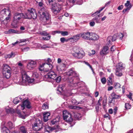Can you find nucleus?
<instances>
[{"label": "nucleus", "instance_id": "obj_8", "mask_svg": "<svg viewBox=\"0 0 133 133\" xmlns=\"http://www.w3.org/2000/svg\"><path fill=\"white\" fill-rule=\"evenodd\" d=\"M21 72L22 75V78L23 81H28V82L30 83H32L34 81L35 79L34 78L31 79L29 81V77L27 75L24 69H21Z\"/></svg>", "mask_w": 133, "mask_h": 133}, {"label": "nucleus", "instance_id": "obj_40", "mask_svg": "<svg viewBox=\"0 0 133 133\" xmlns=\"http://www.w3.org/2000/svg\"><path fill=\"white\" fill-rule=\"evenodd\" d=\"M120 86L121 85L118 83H115L114 84V87L116 89L120 88Z\"/></svg>", "mask_w": 133, "mask_h": 133}, {"label": "nucleus", "instance_id": "obj_50", "mask_svg": "<svg viewBox=\"0 0 133 133\" xmlns=\"http://www.w3.org/2000/svg\"><path fill=\"white\" fill-rule=\"evenodd\" d=\"M69 107L70 109H77L78 108H79L78 107L74 106L72 105L69 106Z\"/></svg>", "mask_w": 133, "mask_h": 133}, {"label": "nucleus", "instance_id": "obj_9", "mask_svg": "<svg viewBox=\"0 0 133 133\" xmlns=\"http://www.w3.org/2000/svg\"><path fill=\"white\" fill-rule=\"evenodd\" d=\"M63 117L64 120L70 123L72 121V118L71 114L66 111H63Z\"/></svg>", "mask_w": 133, "mask_h": 133}, {"label": "nucleus", "instance_id": "obj_64", "mask_svg": "<svg viewBox=\"0 0 133 133\" xmlns=\"http://www.w3.org/2000/svg\"><path fill=\"white\" fill-rule=\"evenodd\" d=\"M109 112L110 114H112L113 112L112 109H109Z\"/></svg>", "mask_w": 133, "mask_h": 133}, {"label": "nucleus", "instance_id": "obj_1", "mask_svg": "<svg viewBox=\"0 0 133 133\" xmlns=\"http://www.w3.org/2000/svg\"><path fill=\"white\" fill-rule=\"evenodd\" d=\"M41 10L42 11V13L41 15L40 20L46 23L44 25L50 24V16L47 10L46 9L43 8Z\"/></svg>", "mask_w": 133, "mask_h": 133}, {"label": "nucleus", "instance_id": "obj_3", "mask_svg": "<svg viewBox=\"0 0 133 133\" xmlns=\"http://www.w3.org/2000/svg\"><path fill=\"white\" fill-rule=\"evenodd\" d=\"M48 1L49 4L52 5L51 10L52 11L56 14L59 13L62 7V5L59 4V3L57 4L54 2L53 1Z\"/></svg>", "mask_w": 133, "mask_h": 133}, {"label": "nucleus", "instance_id": "obj_60", "mask_svg": "<svg viewBox=\"0 0 133 133\" xmlns=\"http://www.w3.org/2000/svg\"><path fill=\"white\" fill-rule=\"evenodd\" d=\"M95 24V23L94 22H91L90 23V25L91 26H93Z\"/></svg>", "mask_w": 133, "mask_h": 133}, {"label": "nucleus", "instance_id": "obj_20", "mask_svg": "<svg viewBox=\"0 0 133 133\" xmlns=\"http://www.w3.org/2000/svg\"><path fill=\"white\" fill-rule=\"evenodd\" d=\"M75 77V76L69 77L66 79V81L70 83H71L70 85L72 86L76 87V86L77 85V83H74V84H72L74 83L73 81L74 80V78Z\"/></svg>", "mask_w": 133, "mask_h": 133}, {"label": "nucleus", "instance_id": "obj_55", "mask_svg": "<svg viewBox=\"0 0 133 133\" xmlns=\"http://www.w3.org/2000/svg\"><path fill=\"white\" fill-rule=\"evenodd\" d=\"M108 82L109 83L111 84H112V78L111 77H109L108 79Z\"/></svg>", "mask_w": 133, "mask_h": 133}, {"label": "nucleus", "instance_id": "obj_61", "mask_svg": "<svg viewBox=\"0 0 133 133\" xmlns=\"http://www.w3.org/2000/svg\"><path fill=\"white\" fill-rule=\"evenodd\" d=\"M123 8V5H121L119 6L118 8V9L119 10H122Z\"/></svg>", "mask_w": 133, "mask_h": 133}, {"label": "nucleus", "instance_id": "obj_58", "mask_svg": "<svg viewBox=\"0 0 133 133\" xmlns=\"http://www.w3.org/2000/svg\"><path fill=\"white\" fill-rule=\"evenodd\" d=\"M115 49V47L114 46H112L110 48V51H114Z\"/></svg>", "mask_w": 133, "mask_h": 133}, {"label": "nucleus", "instance_id": "obj_38", "mask_svg": "<svg viewBox=\"0 0 133 133\" xmlns=\"http://www.w3.org/2000/svg\"><path fill=\"white\" fill-rule=\"evenodd\" d=\"M125 36L124 34H123L122 33H120L119 34H118V38L120 40H122L123 38V37Z\"/></svg>", "mask_w": 133, "mask_h": 133}, {"label": "nucleus", "instance_id": "obj_29", "mask_svg": "<svg viewBox=\"0 0 133 133\" xmlns=\"http://www.w3.org/2000/svg\"><path fill=\"white\" fill-rule=\"evenodd\" d=\"M6 126L11 129L15 127L14 124L10 121H9L8 122Z\"/></svg>", "mask_w": 133, "mask_h": 133}, {"label": "nucleus", "instance_id": "obj_53", "mask_svg": "<svg viewBox=\"0 0 133 133\" xmlns=\"http://www.w3.org/2000/svg\"><path fill=\"white\" fill-rule=\"evenodd\" d=\"M85 63L88 66L90 67V68L91 69V70L92 71L93 73L94 74L95 73H94V70H93L92 68V66L90 65L87 62H85Z\"/></svg>", "mask_w": 133, "mask_h": 133}, {"label": "nucleus", "instance_id": "obj_49", "mask_svg": "<svg viewBox=\"0 0 133 133\" xmlns=\"http://www.w3.org/2000/svg\"><path fill=\"white\" fill-rule=\"evenodd\" d=\"M102 97H100L99 99V100H98V102L97 103V104L96 105H101V104L100 103V102L102 101Z\"/></svg>", "mask_w": 133, "mask_h": 133}, {"label": "nucleus", "instance_id": "obj_24", "mask_svg": "<svg viewBox=\"0 0 133 133\" xmlns=\"http://www.w3.org/2000/svg\"><path fill=\"white\" fill-rule=\"evenodd\" d=\"M2 70H8V71H11V68L8 65L4 64L3 65Z\"/></svg>", "mask_w": 133, "mask_h": 133}, {"label": "nucleus", "instance_id": "obj_36", "mask_svg": "<svg viewBox=\"0 0 133 133\" xmlns=\"http://www.w3.org/2000/svg\"><path fill=\"white\" fill-rule=\"evenodd\" d=\"M107 98L106 96H105L103 98V105L104 106H105L107 103Z\"/></svg>", "mask_w": 133, "mask_h": 133}, {"label": "nucleus", "instance_id": "obj_47", "mask_svg": "<svg viewBox=\"0 0 133 133\" xmlns=\"http://www.w3.org/2000/svg\"><path fill=\"white\" fill-rule=\"evenodd\" d=\"M61 79V77L60 76H58L55 79V80L58 83L60 82Z\"/></svg>", "mask_w": 133, "mask_h": 133}, {"label": "nucleus", "instance_id": "obj_25", "mask_svg": "<svg viewBox=\"0 0 133 133\" xmlns=\"http://www.w3.org/2000/svg\"><path fill=\"white\" fill-rule=\"evenodd\" d=\"M64 88V87L62 85H59L58 87V88L57 89V93L58 94H61Z\"/></svg>", "mask_w": 133, "mask_h": 133}, {"label": "nucleus", "instance_id": "obj_46", "mask_svg": "<svg viewBox=\"0 0 133 133\" xmlns=\"http://www.w3.org/2000/svg\"><path fill=\"white\" fill-rule=\"evenodd\" d=\"M131 107V105L129 103H125V108L127 109H129Z\"/></svg>", "mask_w": 133, "mask_h": 133}, {"label": "nucleus", "instance_id": "obj_28", "mask_svg": "<svg viewBox=\"0 0 133 133\" xmlns=\"http://www.w3.org/2000/svg\"><path fill=\"white\" fill-rule=\"evenodd\" d=\"M20 130L22 133H28L27 128L24 126H22L20 127Z\"/></svg>", "mask_w": 133, "mask_h": 133}, {"label": "nucleus", "instance_id": "obj_63", "mask_svg": "<svg viewBox=\"0 0 133 133\" xmlns=\"http://www.w3.org/2000/svg\"><path fill=\"white\" fill-rule=\"evenodd\" d=\"M104 75V73L102 72H100L99 73V76L101 77H102V76H103Z\"/></svg>", "mask_w": 133, "mask_h": 133}, {"label": "nucleus", "instance_id": "obj_54", "mask_svg": "<svg viewBox=\"0 0 133 133\" xmlns=\"http://www.w3.org/2000/svg\"><path fill=\"white\" fill-rule=\"evenodd\" d=\"M32 128L34 130L36 131H38L40 129V128H39L38 127H32Z\"/></svg>", "mask_w": 133, "mask_h": 133}, {"label": "nucleus", "instance_id": "obj_42", "mask_svg": "<svg viewBox=\"0 0 133 133\" xmlns=\"http://www.w3.org/2000/svg\"><path fill=\"white\" fill-rule=\"evenodd\" d=\"M18 98L20 99V98L19 97L16 98L14 99L13 102L15 104H16L19 102Z\"/></svg>", "mask_w": 133, "mask_h": 133}, {"label": "nucleus", "instance_id": "obj_41", "mask_svg": "<svg viewBox=\"0 0 133 133\" xmlns=\"http://www.w3.org/2000/svg\"><path fill=\"white\" fill-rule=\"evenodd\" d=\"M15 56V54L13 53L12 52L10 54H8L7 55V56L8 58H10L11 57H14Z\"/></svg>", "mask_w": 133, "mask_h": 133}, {"label": "nucleus", "instance_id": "obj_31", "mask_svg": "<svg viewBox=\"0 0 133 133\" xmlns=\"http://www.w3.org/2000/svg\"><path fill=\"white\" fill-rule=\"evenodd\" d=\"M122 70H118V69H116V70L115 74L118 76H121L122 75Z\"/></svg>", "mask_w": 133, "mask_h": 133}, {"label": "nucleus", "instance_id": "obj_14", "mask_svg": "<svg viewBox=\"0 0 133 133\" xmlns=\"http://www.w3.org/2000/svg\"><path fill=\"white\" fill-rule=\"evenodd\" d=\"M25 107L28 109H29L31 107L30 102L27 100L24 101L23 102V104L21 105L22 109L23 110Z\"/></svg>", "mask_w": 133, "mask_h": 133}, {"label": "nucleus", "instance_id": "obj_62", "mask_svg": "<svg viewBox=\"0 0 133 133\" xmlns=\"http://www.w3.org/2000/svg\"><path fill=\"white\" fill-rule=\"evenodd\" d=\"M132 95V94L131 93H130L129 95H128V97L131 100L132 99V98L131 97Z\"/></svg>", "mask_w": 133, "mask_h": 133}, {"label": "nucleus", "instance_id": "obj_48", "mask_svg": "<svg viewBox=\"0 0 133 133\" xmlns=\"http://www.w3.org/2000/svg\"><path fill=\"white\" fill-rule=\"evenodd\" d=\"M41 35L43 36H47L49 34L46 31H43L41 33Z\"/></svg>", "mask_w": 133, "mask_h": 133}, {"label": "nucleus", "instance_id": "obj_59", "mask_svg": "<svg viewBox=\"0 0 133 133\" xmlns=\"http://www.w3.org/2000/svg\"><path fill=\"white\" fill-rule=\"evenodd\" d=\"M52 60L50 58H48L46 61H45L47 62L48 63H49L52 62Z\"/></svg>", "mask_w": 133, "mask_h": 133}, {"label": "nucleus", "instance_id": "obj_5", "mask_svg": "<svg viewBox=\"0 0 133 133\" xmlns=\"http://www.w3.org/2000/svg\"><path fill=\"white\" fill-rule=\"evenodd\" d=\"M72 55L77 59H81L84 56V52L77 48H74V52L72 53Z\"/></svg>", "mask_w": 133, "mask_h": 133}, {"label": "nucleus", "instance_id": "obj_2", "mask_svg": "<svg viewBox=\"0 0 133 133\" xmlns=\"http://www.w3.org/2000/svg\"><path fill=\"white\" fill-rule=\"evenodd\" d=\"M1 13L2 15H4V17L8 15V17H6L4 20H3L1 17H0V19L2 23L5 25L10 20V11L8 9H4L1 11Z\"/></svg>", "mask_w": 133, "mask_h": 133}, {"label": "nucleus", "instance_id": "obj_6", "mask_svg": "<svg viewBox=\"0 0 133 133\" xmlns=\"http://www.w3.org/2000/svg\"><path fill=\"white\" fill-rule=\"evenodd\" d=\"M53 67V66L51 64L44 63L40 66L39 69L41 71L48 72L51 70Z\"/></svg>", "mask_w": 133, "mask_h": 133}, {"label": "nucleus", "instance_id": "obj_56", "mask_svg": "<svg viewBox=\"0 0 133 133\" xmlns=\"http://www.w3.org/2000/svg\"><path fill=\"white\" fill-rule=\"evenodd\" d=\"M130 2L129 1H127V3H125V6L129 7L130 5H131L130 4Z\"/></svg>", "mask_w": 133, "mask_h": 133}, {"label": "nucleus", "instance_id": "obj_26", "mask_svg": "<svg viewBox=\"0 0 133 133\" xmlns=\"http://www.w3.org/2000/svg\"><path fill=\"white\" fill-rule=\"evenodd\" d=\"M1 131L2 133H10V131L5 126H4L2 128Z\"/></svg>", "mask_w": 133, "mask_h": 133}, {"label": "nucleus", "instance_id": "obj_18", "mask_svg": "<svg viewBox=\"0 0 133 133\" xmlns=\"http://www.w3.org/2000/svg\"><path fill=\"white\" fill-rule=\"evenodd\" d=\"M66 74L67 76L69 77L78 76V74L75 71H73L72 70L66 72Z\"/></svg>", "mask_w": 133, "mask_h": 133}, {"label": "nucleus", "instance_id": "obj_12", "mask_svg": "<svg viewBox=\"0 0 133 133\" xmlns=\"http://www.w3.org/2000/svg\"><path fill=\"white\" fill-rule=\"evenodd\" d=\"M109 48L107 46H105L103 48L100 52V54L101 55H105L109 52Z\"/></svg>", "mask_w": 133, "mask_h": 133}, {"label": "nucleus", "instance_id": "obj_44", "mask_svg": "<svg viewBox=\"0 0 133 133\" xmlns=\"http://www.w3.org/2000/svg\"><path fill=\"white\" fill-rule=\"evenodd\" d=\"M51 130L49 126H46L45 127V132H49Z\"/></svg>", "mask_w": 133, "mask_h": 133}, {"label": "nucleus", "instance_id": "obj_23", "mask_svg": "<svg viewBox=\"0 0 133 133\" xmlns=\"http://www.w3.org/2000/svg\"><path fill=\"white\" fill-rule=\"evenodd\" d=\"M110 3V2L109 1L108 3H106L105 4V6L103 7H102L100 8V10H99L98 11H97L96 12H95L93 14H92V16H94V15L96 14H98L100 12L103 10L104 9V8H105V7L108 5H109Z\"/></svg>", "mask_w": 133, "mask_h": 133}, {"label": "nucleus", "instance_id": "obj_16", "mask_svg": "<svg viewBox=\"0 0 133 133\" xmlns=\"http://www.w3.org/2000/svg\"><path fill=\"white\" fill-rule=\"evenodd\" d=\"M75 2L77 3L76 4L79 5H81L83 3L82 1H67L66 2L68 5L69 4L70 5L72 6Z\"/></svg>", "mask_w": 133, "mask_h": 133}, {"label": "nucleus", "instance_id": "obj_57", "mask_svg": "<svg viewBox=\"0 0 133 133\" xmlns=\"http://www.w3.org/2000/svg\"><path fill=\"white\" fill-rule=\"evenodd\" d=\"M60 41L61 43H63L65 41V39L64 37L61 38L60 39Z\"/></svg>", "mask_w": 133, "mask_h": 133}, {"label": "nucleus", "instance_id": "obj_34", "mask_svg": "<svg viewBox=\"0 0 133 133\" xmlns=\"http://www.w3.org/2000/svg\"><path fill=\"white\" fill-rule=\"evenodd\" d=\"M42 107V109L44 110L48 109L49 108L48 104L47 103H45L43 104Z\"/></svg>", "mask_w": 133, "mask_h": 133}, {"label": "nucleus", "instance_id": "obj_15", "mask_svg": "<svg viewBox=\"0 0 133 133\" xmlns=\"http://www.w3.org/2000/svg\"><path fill=\"white\" fill-rule=\"evenodd\" d=\"M91 32H83L80 34L81 37L85 39L89 40L90 37V36Z\"/></svg>", "mask_w": 133, "mask_h": 133}, {"label": "nucleus", "instance_id": "obj_51", "mask_svg": "<svg viewBox=\"0 0 133 133\" xmlns=\"http://www.w3.org/2000/svg\"><path fill=\"white\" fill-rule=\"evenodd\" d=\"M50 35H48L47 37H43V39L44 40H48L50 39L51 38Z\"/></svg>", "mask_w": 133, "mask_h": 133}, {"label": "nucleus", "instance_id": "obj_37", "mask_svg": "<svg viewBox=\"0 0 133 133\" xmlns=\"http://www.w3.org/2000/svg\"><path fill=\"white\" fill-rule=\"evenodd\" d=\"M39 75L36 72H34L33 73L32 76L34 78H37L39 77Z\"/></svg>", "mask_w": 133, "mask_h": 133}, {"label": "nucleus", "instance_id": "obj_21", "mask_svg": "<svg viewBox=\"0 0 133 133\" xmlns=\"http://www.w3.org/2000/svg\"><path fill=\"white\" fill-rule=\"evenodd\" d=\"M50 115V113L48 112H45L43 113V120L44 122H46L49 120V117Z\"/></svg>", "mask_w": 133, "mask_h": 133}, {"label": "nucleus", "instance_id": "obj_10", "mask_svg": "<svg viewBox=\"0 0 133 133\" xmlns=\"http://www.w3.org/2000/svg\"><path fill=\"white\" fill-rule=\"evenodd\" d=\"M22 18H25V16L22 13L17 12L14 15V21L17 23L22 19Z\"/></svg>", "mask_w": 133, "mask_h": 133}, {"label": "nucleus", "instance_id": "obj_17", "mask_svg": "<svg viewBox=\"0 0 133 133\" xmlns=\"http://www.w3.org/2000/svg\"><path fill=\"white\" fill-rule=\"evenodd\" d=\"M90 34L89 40L95 41L98 39L99 37L97 35L93 33H91Z\"/></svg>", "mask_w": 133, "mask_h": 133}, {"label": "nucleus", "instance_id": "obj_19", "mask_svg": "<svg viewBox=\"0 0 133 133\" xmlns=\"http://www.w3.org/2000/svg\"><path fill=\"white\" fill-rule=\"evenodd\" d=\"M81 37V36L80 34L71 37V40L70 41V42H76Z\"/></svg>", "mask_w": 133, "mask_h": 133}, {"label": "nucleus", "instance_id": "obj_4", "mask_svg": "<svg viewBox=\"0 0 133 133\" xmlns=\"http://www.w3.org/2000/svg\"><path fill=\"white\" fill-rule=\"evenodd\" d=\"M25 18L33 19L36 18L37 17L36 13L35 10L33 8L28 9L27 12L25 13Z\"/></svg>", "mask_w": 133, "mask_h": 133}, {"label": "nucleus", "instance_id": "obj_33", "mask_svg": "<svg viewBox=\"0 0 133 133\" xmlns=\"http://www.w3.org/2000/svg\"><path fill=\"white\" fill-rule=\"evenodd\" d=\"M16 112L18 115L19 117L22 118L24 119L25 118V117L27 116L25 115L24 116L23 115H22L21 114L20 111L19 110H17L16 111ZM28 116V115H27V116Z\"/></svg>", "mask_w": 133, "mask_h": 133}, {"label": "nucleus", "instance_id": "obj_11", "mask_svg": "<svg viewBox=\"0 0 133 133\" xmlns=\"http://www.w3.org/2000/svg\"><path fill=\"white\" fill-rule=\"evenodd\" d=\"M37 66L36 61L31 60L29 62L27 65V68L30 70L34 69Z\"/></svg>", "mask_w": 133, "mask_h": 133}, {"label": "nucleus", "instance_id": "obj_43", "mask_svg": "<svg viewBox=\"0 0 133 133\" xmlns=\"http://www.w3.org/2000/svg\"><path fill=\"white\" fill-rule=\"evenodd\" d=\"M61 34L63 36H67L68 35V33L66 31H62Z\"/></svg>", "mask_w": 133, "mask_h": 133}, {"label": "nucleus", "instance_id": "obj_52", "mask_svg": "<svg viewBox=\"0 0 133 133\" xmlns=\"http://www.w3.org/2000/svg\"><path fill=\"white\" fill-rule=\"evenodd\" d=\"M9 32H10V34L13 33H17V31H16L13 29H9Z\"/></svg>", "mask_w": 133, "mask_h": 133}, {"label": "nucleus", "instance_id": "obj_27", "mask_svg": "<svg viewBox=\"0 0 133 133\" xmlns=\"http://www.w3.org/2000/svg\"><path fill=\"white\" fill-rule=\"evenodd\" d=\"M111 96L112 97V99H118L119 98L121 97V96L120 95L116 94L114 92L112 93Z\"/></svg>", "mask_w": 133, "mask_h": 133}, {"label": "nucleus", "instance_id": "obj_45", "mask_svg": "<svg viewBox=\"0 0 133 133\" xmlns=\"http://www.w3.org/2000/svg\"><path fill=\"white\" fill-rule=\"evenodd\" d=\"M131 7L132 6L131 5H130L129 7H127L126 9H124L123 10L122 12H123L124 13L127 10H130Z\"/></svg>", "mask_w": 133, "mask_h": 133}, {"label": "nucleus", "instance_id": "obj_39", "mask_svg": "<svg viewBox=\"0 0 133 133\" xmlns=\"http://www.w3.org/2000/svg\"><path fill=\"white\" fill-rule=\"evenodd\" d=\"M101 82L103 84H105L107 82V80L105 77H103L101 78Z\"/></svg>", "mask_w": 133, "mask_h": 133}, {"label": "nucleus", "instance_id": "obj_13", "mask_svg": "<svg viewBox=\"0 0 133 133\" xmlns=\"http://www.w3.org/2000/svg\"><path fill=\"white\" fill-rule=\"evenodd\" d=\"M118 34H116L112 36H109L107 39V41L109 43V44H110L111 41H114L116 40Z\"/></svg>", "mask_w": 133, "mask_h": 133}, {"label": "nucleus", "instance_id": "obj_35", "mask_svg": "<svg viewBox=\"0 0 133 133\" xmlns=\"http://www.w3.org/2000/svg\"><path fill=\"white\" fill-rule=\"evenodd\" d=\"M59 121V119L57 117L55 119H54L51 121V123L52 124H54L56 123L57 122Z\"/></svg>", "mask_w": 133, "mask_h": 133}, {"label": "nucleus", "instance_id": "obj_7", "mask_svg": "<svg viewBox=\"0 0 133 133\" xmlns=\"http://www.w3.org/2000/svg\"><path fill=\"white\" fill-rule=\"evenodd\" d=\"M57 74L53 71H50L45 75L44 79L46 81L50 82L57 76Z\"/></svg>", "mask_w": 133, "mask_h": 133}, {"label": "nucleus", "instance_id": "obj_30", "mask_svg": "<svg viewBox=\"0 0 133 133\" xmlns=\"http://www.w3.org/2000/svg\"><path fill=\"white\" fill-rule=\"evenodd\" d=\"M11 71H8L3 74V76L7 79L10 78L11 76Z\"/></svg>", "mask_w": 133, "mask_h": 133}, {"label": "nucleus", "instance_id": "obj_22", "mask_svg": "<svg viewBox=\"0 0 133 133\" xmlns=\"http://www.w3.org/2000/svg\"><path fill=\"white\" fill-rule=\"evenodd\" d=\"M125 65L122 63H118L116 66V69L122 70L124 69Z\"/></svg>", "mask_w": 133, "mask_h": 133}, {"label": "nucleus", "instance_id": "obj_32", "mask_svg": "<svg viewBox=\"0 0 133 133\" xmlns=\"http://www.w3.org/2000/svg\"><path fill=\"white\" fill-rule=\"evenodd\" d=\"M6 112L7 114H12L14 112V110L13 109L9 108L6 109Z\"/></svg>", "mask_w": 133, "mask_h": 133}]
</instances>
